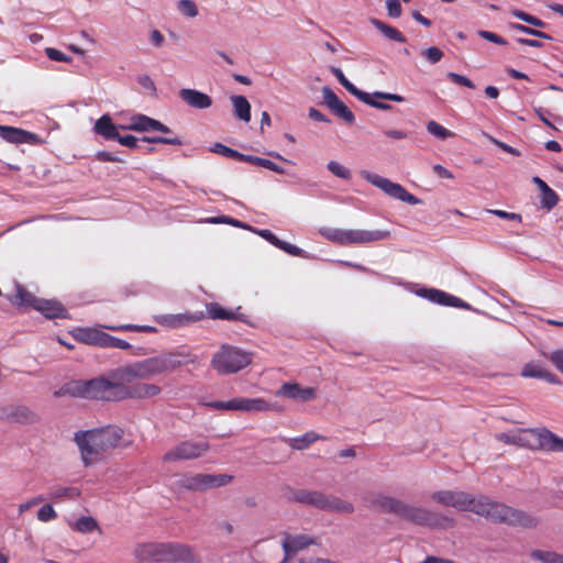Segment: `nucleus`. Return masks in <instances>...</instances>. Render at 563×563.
<instances>
[{
    "mask_svg": "<svg viewBox=\"0 0 563 563\" xmlns=\"http://www.w3.org/2000/svg\"><path fill=\"white\" fill-rule=\"evenodd\" d=\"M74 440L86 466L99 461L104 453L111 450L128 449L133 443L132 440L124 438V430L118 426L78 431L75 433Z\"/></svg>",
    "mask_w": 563,
    "mask_h": 563,
    "instance_id": "nucleus-4",
    "label": "nucleus"
},
{
    "mask_svg": "<svg viewBox=\"0 0 563 563\" xmlns=\"http://www.w3.org/2000/svg\"><path fill=\"white\" fill-rule=\"evenodd\" d=\"M129 129L134 131H162L167 132L168 129L159 121L154 120L144 114H136L131 118Z\"/></svg>",
    "mask_w": 563,
    "mask_h": 563,
    "instance_id": "nucleus-21",
    "label": "nucleus"
},
{
    "mask_svg": "<svg viewBox=\"0 0 563 563\" xmlns=\"http://www.w3.org/2000/svg\"><path fill=\"white\" fill-rule=\"evenodd\" d=\"M178 95L187 106L194 109H208L212 106L211 97L196 89H181Z\"/></svg>",
    "mask_w": 563,
    "mask_h": 563,
    "instance_id": "nucleus-19",
    "label": "nucleus"
},
{
    "mask_svg": "<svg viewBox=\"0 0 563 563\" xmlns=\"http://www.w3.org/2000/svg\"><path fill=\"white\" fill-rule=\"evenodd\" d=\"M0 136L12 144H38L41 143V137L32 133L30 131L14 128V126H8V125H1L0 124Z\"/></svg>",
    "mask_w": 563,
    "mask_h": 563,
    "instance_id": "nucleus-14",
    "label": "nucleus"
},
{
    "mask_svg": "<svg viewBox=\"0 0 563 563\" xmlns=\"http://www.w3.org/2000/svg\"><path fill=\"white\" fill-rule=\"evenodd\" d=\"M559 200L558 194L551 187L541 192V205L547 210L553 209L559 203Z\"/></svg>",
    "mask_w": 563,
    "mask_h": 563,
    "instance_id": "nucleus-41",
    "label": "nucleus"
},
{
    "mask_svg": "<svg viewBox=\"0 0 563 563\" xmlns=\"http://www.w3.org/2000/svg\"><path fill=\"white\" fill-rule=\"evenodd\" d=\"M313 543L314 540L307 534L291 536L289 533H285L282 542V547L285 552V561L289 556L295 555L298 551L303 550Z\"/></svg>",
    "mask_w": 563,
    "mask_h": 563,
    "instance_id": "nucleus-17",
    "label": "nucleus"
},
{
    "mask_svg": "<svg viewBox=\"0 0 563 563\" xmlns=\"http://www.w3.org/2000/svg\"><path fill=\"white\" fill-rule=\"evenodd\" d=\"M232 476L228 474H195L183 475L178 478V486L188 490H206L225 486L232 481Z\"/></svg>",
    "mask_w": 563,
    "mask_h": 563,
    "instance_id": "nucleus-9",
    "label": "nucleus"
},
{
    "mask_svg": "<svg viewBox=\"0 0 563 563\" xmlns=\"http://www.w3.org/2000/svg\"><path fill=\"white\" fill-rule=\"evenodd\" d=\"M95 131L106 140H115L119 137L118 128L113 124L111 118L107 114L97 120Z\"/></svg>",
    "mask_w": 563,
    "mask_h": 563,
    "instance_id": "nucleus-26",
    "label": "nucleus"
},
{
    "mask_svg": "<svg viewBox=\"0 0 563 563\" xmlns=\"http://www.w3.org/2000/svg\"><path fill=\"white\" fill-rule=\"evenodd\" d=\"M139 562H169L176 559V551L169 543H144L134 549Z\"/></svg>",
    "mask_w": 563,
    "mask_h": 563,
    "instance_id": "nucleus-10",
    "label": "nucleus"
},
{
    "mask_svg": "<svg viewBox=\"0 0 563 563\" xmlns=\"http://www.w3.org/2000/svg\"><path fill=\"white\" fill-rule=\"evenodd\" d=\"M210 449L205 439H189L178 442V460H195L203 456Z\"/></svg>",
    "mask_w": 563,
    "mask_h": 563,
    "instance_id": "nucleus-13",
    "label": "nucleus"
},
{
    "mask_svg": "<svg viewBox=\"0 0 563 563\" xmlns=\"http://www.w3.org/2000/svg\"><path fill=\"white\" fill-rule=\"evenodd\" d=\"M34 309L40 311L47 319L67 317V310L58 301L55 300L37 298Z\"/></svg>",
    "mask_w": 563,
    "mask_h": 563,
    "instance_id": "nucleus-20",
    "label": "nucleus"
},
{
    "mask_svg": "<svg viewBox=\"0 0 563 563\" xmlns=\"http://www.w3.org/2000/svg\"><path fill=\"white\" fill-rule=\"evenodd\" d=\"M478 36H481L482 38L487 40L492 43H495L497 45H506L507 44V41L503 36L498 35L494 32L482 30V31H478Z\"/></svg>",
    "mask_w": 563,
    "mask_h": 563,
    "instance_id": "nucleus-50",
    "label": "nucleus"
},
{
    "mask_svg": "<svg viewBox=\"0 0 563 563\" xmlns=\"http://www.w3.org/2000/svg\"><path fill=\"white\" fill-rule=\"evenodd\" d=\"M106 329L110 330H136V331H144V332H152L154 331V328L148 325H132V324H124V325H104Z\"/></svg>",
    "mask_w": 563,
    "mask_h": 563,
    "instance_id": "nucleus-55",
    "label": "nucleus"
},
{
    "mask_svg": "<svg viewBox=\"0 0 563 563\" xmlns=\"http://www.w3.org/2000/svg\"><path fill=\"white\" fill-rule=\"evenodd\" d=\"M71 335L78 342L101 349L129 350L131 347L125 340L112 336L99 328H76L71 331Z\"/></svg>",
    "mask_w": 563,
    "mask_h": 563,
    "instance_id": "nucleus-7",
    "label": "nucleus"
},
{
    "mask_svg": "<svg viewBox=\"0 0 563 563\" xmlns=\"http://www.w3.org/2000/svg\"><path fill=\"white\" fill-rule=\"evenodd\" d=\"M332 111L341 119H343L346 123L352 124L355 120L353 112L342 102L340 101Z\"/></svg>",
    "mask_w": 563,
    "mask_h": 563,
    "instance_id": "nucleus-44",
    "label": "nucleus"
},
{
    "mask_svg": "<svg viewBox=\"0 0 563 563\" xmlns=\"http://www.w3.org/2000/svg\"><path fill=\"white\" fill-rule=\"evenodd\" d=\"M57 518V512L52 505L46 504L37 511V519L42 522H48Z\"/></svg>",
    "mask_w": 563,
    "mask_h": 563,
    "instance_id": "nucleus-47",
    "label": "nucleus"
},
{
    "mask_svg": "<svg viewBox=\"0 0 563 563\" xmlns=\"http://www.w3.org/2000/svg\"><path fill=\"white\" fill-rule=\"evenodd\" d=\"M324 438L313 431L306 432L305 434L296 438H287L284 441L294 450L302 451L308 449L312 443Z\"/></svg>",
    "mask_w": 563,
    "mask_h": 563,
    "instance_id": "nucleus-25",
    "label": "nucleus"
},
{
    "mask_svg": "<svg viewBox=\"0 0 563 563\" xmlns=\"http://www.w3.org/2000/svg\"><path fill=\"white\" fill-rule=\"evenodd\" d=\"M309 117L314 121L330 122V120L324 114H322L319 110L314 108L309 109Z\"/></svg>",
    "mask_w": 563,
    "mask_h": 563,
    "instance_id": "nucleus-64",
    "label": "nucleus"
},
{
    "mask_svg": "<svg viewBox=\"0 0 563 563\" xmlns=\"http://www.w3.org/2000/svg\"><path fill=\"white\" fill-rule=\"evenodd\" d=\"M75 529L81 533H89L95 530H98L99 532H101V529H100L97 520L93 519L92 517H86V516L80 517L76 521Z\"/></svg>",
    "mask_w": 563,
    "mask_h": 563,
    "instance_id": "nucleus-37",
    "label": "nucleus"
},
{
    "mask_svg": "<svg viewBox=\"0 0 563 563\" xmlns=\"http://www.w3.org/2000/svg\"><path fill=\"white\" fill-rule=\"evenodd\" d=\"M97 158L100 162H121V159L117 157L114 154L106 151L98 152Z\"/></svg>",
    "mask_w": 563,
    "mask_h": 563,
    "instance_id": "nucleus-60",
    "label": "nucleus"
},
{
    "mask_svg": "<svg viewBox=\"0 0 563 563\" xmlns=\"http://www.w3.org/2000/svg\"><path fill=\"white\" fill-rule=\"evenodd\" d=\"M420 563H457L451 559H445V558H441V556H434V555H429L427 556L422 562Z\"/></svg>",
    "mask_w": 563,
    "mask_h": 563,
    "instance_id": "nucleus-63",
    "label": "nucleus"
},
{
    "mask_svg": "<svg viewBox=\"0 0 563 563\" xmlns=\"http://www.w3.org/2000/svg\"><path fill=\"white\" fill-rule=\"evenodd\" d=\"M373 505L384 514L394 515L400 520L431 530H448L456 525L455 519L444 512L416 506L384 494H378Z\"/></svg>",
    "mask_w": 563,
    "mask_h": 563,
    "instance_id": "nucleus-3",
    "label": "nucleus"
},
{
    "mask_svg": "<svg viewBox=\"0 0 563 563\" xmlns=\"http://www.w3.org/2000/svg\"><path fill=\"white\" fill-rule=\"evenodd\" d=\"M232 104L234 107V114L236 118L244 122L251 120V104L244 96H232Z\"/></svg>",
    "mask_w": 563,
    "mask_h": 563,
    "instance_id": "nucleus-29",
    "label": "nucleus"
},
{
    "mask_svg": "<svg viewBox=\"0 0 563 563\" xmlns=\"http://www.w3.org/2000/svg\"><path fill=\"white\" fill-rule=\"evenodd\" d=\"M432 168L437 176H439L440 178H453L452 173L442 165L437 164Z\"/></svg>",
    "mask_w": 563,
    "mask_h": 563,
    "instance_id": "nucleus-62",
    "label": "nucleus"
},
{
    "mask_svg": "<svg viewBox=\"0 0 563 563\" xmlns=\"http://www.w3.org/2000/svg\"><path fill=\"white\" fill-rule=\"evenodd\" d=\"M361 176L372 185L382 189L386 195L409 205L420 203V199L410 194L405 187L399 184L393 183L377 174L367 170H362Z\"/></svg>",
    "mask_w": 563,
    "mask_h": 563,
    "instance_id": "nucleus-8",
    "label": "nucleus"
},
{
    "mask_svg": "<svg viewBox=\"0 0 563 563\" xmlns=\"http://www.w3.org/2000/svg\"><path fill=\"white\" fill-rule=\"evenodd\" d=\"M373 97L395 102H402L405 100L402 96L389 92H375L373 96L365 92V97L358 98V100L380 110H389L391 108L390 104L376 101Z\"/></svg>",
    "mask_w": 563,
    "mask_h": 563,
    "instance_id": "nucleus-23",
    "label": "nucleus"
},
{
    "mask_svg": "<svg viewBox=\"0 0 563 563\" xmlns=\"http://www.w3.org/2000/svg\"><path fill=\"white\" fill-rule=\"evenodd\" d=\"M206 312L208 318L212 320L242 321L245 317L241 311V307H236L235 309H227L218 302L207 303Z\"/></svg>",
    "mask_w": 563,
    "mask_h": 563,
    "instance_id": "nucleus-16",
    "label": "nucleus"
},
{
    "mask_svg": "<svg viewBox=\"0 0 563 563\" xmlns=\"http://www.w3.org/2000/svg\"><path fill=\"white\" fill-rule=\"evenodd\" d=\"M121 145L123 146H126V147H130V148H139L141 147V144L140 143H153V142H158V143H167V144H175L176 143V140H173V139H166V137H143L142 140H137L135 136L133 135H124V136H121L119 134V137L115 139Z\"/></svg>",
    "mask_w": 563,
    "mask_h": 563,
    "instance_id": "nucleus-27",
    "label": "nucleus"
},
{
    "mask_svg": "<svg viewBox=\"0 0 563 563\" xmlns=\"http://www.w3.org/2000/svg\"><path fill=\"white\" fill-rule=\"evenodd\" d=\"M276 395L305 402L316 397V389L312 387H301L294 382H287L279 387Z\"/></svg>",
    "mask_w": 563,
    "mask_h": 563,
    "instance_id": "nucleus-15",
    "label": "nucleus"
},
{
    "mask_svg": "<svg viewBox=\"0 0 563 563\" xmlns=\"http://www.w3.org/2000/svg\"><path fill=\"white\" fill-rule=\"evenodd\" d=\"M328 169L339 178H342V179L351 178V172L346 167H344L343 165H341L340 163H338L335 161H330L328 163Z\"/></svg>",
    "mask_w": 563,
    "mask_h": 563,
    "instance_id": "nucleus-45",
    "label": "nucleus"
},
{
    "mask_svg": "<svg viewBox=\"0 0 563 563\" xmlns=\"http://www.w3.org/2000/svg\"><path fill=\"white\" fill-rule=\"evenodd\" d=\"M324 511L339 512V514H352L354 506L340 497L334 495H328L327 507Z\"/></svg>",
    "mask_w": 563,
    "mask_h": 563,
    "instance_id": "nucleus-30",
    "label": "nucleus"
},
{
    "mask_svg": "<svg viewBox=\"0 0 563 563\" xmlns=\"http://www.w3.org/2000/svg\"><path fill=\"white\" fill-rule=\"evenodd\" d=\"M139 84L150 92H155V85L154 81L148 76H140L137 79Z\"/></svg>",
    "mask_w": 563,
    "mask_h": 563,
    "instance_id": "nucleus-58",
    "label": "nucleus"
},
{
    "mask_svg": "<svg viewBox=\"0 0 563 563\" xmlns=\"http://www.w3.org/2000/svg\"><path fill=\"white\" fill-rule=\"evenodd\" d=\"M211 151L213 153L220 154L228 158H234V159L241 161V162H243L244 156H245V154H242L231 147H228L227 145H223L222 143H216Z\"/></svg>",
    "mask_w": 563,
    "mask_h": 563,
    "instance_id": "nucleus-39",
    "label": "nucleus"
},
{
    "mask_svg": "<svg viewBox=\"0 0 563 563\" xmlns=\"http://www.w3.org/2000/svg\"><path fill=\"white\" fill-rule=\"evenodd\" d=\"M496 439L505 444H512L532 450L538 449L551 452H563V439L547 428L501 432L496 434Z\"/></svg>",
    "mask_w": 563,
    "mask_h": 563,
    "instance_id": "nucleus-5",
    "label": "nucleus"
},
{
    "mask_svg": "<svg viewBox=\"0 0 563 563\" xmlns=\"http://www.w3.org/2000/svg\"><path fill=\"white\" fill-rule=\"evenodd\" d=\"M277 247L285 251L286 253H288L290 255H299L300 254L299 247H297L296 245L289 244L287 242H284L282 240Z\"/></svg>",
    "mask_w": 563,
    "mask_h": 563,
    "instance_id": "nucleus-59",
    "label": "nucleus"
},
{
    "mask_svg": "<svg viewBox=\"0 0 563 563\" xmlns=\"http://www.w3.org/2000/svg\"><path fill=\"white\" fill-rule=\"evenodd\" d=\"M235 410L246 412H261L268 410H279V407L266 401L263 398H234Z\"/></svg>",
    "mask_w": 563,
    "mask_h": 563,
    "instance_id": "nucleus-18",
    "label": "nucleus"
},
{
    "mask_svg": "<svg viewBox=\"0 0 563 563\" xmlns=\"http://www.w3.org/2000/svg\"><path fill=\"white\" fill-rule=\"evenodd\" d=\"M446 77L452 82H454L456 85L464 86V87L470 88V89H474L475 88L474 82L471 79H468L467 77L463 76V75L450 71V73L446 74Z\"/></svg>",
    "mask_w": 563,
    "mask_h": 563,
    "instance_id": "nucleus-48",
    "label": "nucleus"
},
{
    "mask_svg": "<svg viewBox=\"0 0 563 563\" xmlns=\"http://www.w3.org/2000/svg\"><path fill=\"white\" fill-rule=\"evenodd\" d=\"M427 130L430 134L441 140L453 136V133L450 130L445 129L435 121H429L427 124Z\"/></svg>",
    "mask_w": 563,
    "mask_h": 563,
    "instance_id": "nucleus-42",
    "label": "nucleus"
},
{
    "mask_svg": "<svg viewBox=\"0 0 563 563\" xmlns=\"http://www.w3.org/2000/svg\"><path fill=\"white\" fill-rule=\"evenodd\" d=\"M80 496V489L77 487H56L49 493V498L53 500L58 499H76Z\"/></svg>",
    "mask_w": 563,
    "mask_h": 563,
    "instance_id": "nucleus-36",
    "label": "nucleus"
},
{
    "mask_svg": "<svg viewBox=\"0 0 563 563\" xmlns=\"http://www.w3.org/2000/svg\"><path fill=\"white\" fill-rule=\"evenodd\" d=\"M322 97L324 103L332 110L341 100L333 92V90L329 87L322 88Z\"/></svg>",
    "mask_w": 563,
    "mask_h": 563,
    "instance_id": "nucleus-49",
    "label": "nucleus"
},
{
    "mask_svg": "<svg viewBox=\"0 0 563 563\" xmlns=\"http://www.w3.org/2000/svg\"><path fill=\"white\" fill-rule=\"evenodd\" d=\"M9 300L15 306L34 308L37 298L21 285H16L15 294L11 295Z\"/></svg>",
    "mask_w": 563,
    "mask_h": 563,
    "instance_id": "nucleus-28",
    "label": "nucleus"
},
{
    "mask_svg": "<svg viewBox=\"0 0 563 563\" xmlns=\"http://www.w3.org/2000/svg\"><path fill=\"white\" fill-rule=\"evenodd\" d=\"M288 499L324 511L327 507L328 495L319 490L292 489L288 496Z\"/></svg>",
    "mask_w": 563,
    "mask_h": 563,
    "instance_id": "nucleus-12",
    "label": "nucleus"
},
{
    "mask_svg": "<svg viewBox=\"0 0 563 563\" xmlns=\"http://www.w3.org/2000/svg\"><path fill=\"white\" fill-rule=\"evenodd\" d=\"M243 162H246V163L253 164L255 166H260V167L269 169V170L275 172L277 174H285V169L283 167H280L279 165L275 164L274 162H272V161H269L267 158H262V157H258V156H253V155H246L245 154Z\"/></svg>",
    "mask_w": 563,
    "mask_h": 563,
    "instance_id": "nucleus-34",
    "label": "nucleus"
},
{
    "mask_svg": "<svg viewBox=\"0 0 563 563\" xmlns=\"http://www.w3.org/2000/svg\"><path fill=\"white\" fill-rule=\"evenodd\" d=\"M422 296L431 300L432 302L442 305V306H451V307H462V299L449 295L439 289H423Z\"/></svg>",
    "mask_w": 563,
    "mask_h": 563,
    "instance_id": "nucleus-22",
    "label": "nucleus"
},
{
    "mask_svg": "<svg viewBox=\"0 0 563 563\" xmlns=\"http://www.w3.org/2000/svg\"><path fill=\"white\" fill-rule=\"evenodd\" d=\"M251 354H214L211 365L220 375L236 373L251 363Z\"/></svg>",
    "mask_w": 563,
    "mask_h": 563,
    "instance_id": "nucleus-11",
    "label": "nucleus"
},
{
    "mask_svg": "<svg viewBox=\"0 0 563 563\" xmlns=\"http://www.w3.org/2000/svg\"><path fill=\"white\" fill-rule=\"evenodd\" d=\"M521 375L523 377L544 379L551 384L559 383L554 374L550 373L541 364L534 362L526 364L521 371Z\"/></svg>",
    "mask_w": 563,
    "mask_h": 563,
    "instance_id": "nucleus-24",
    "label": "nucleus"
},
{
    "mask_svg": "<svg viewBox=\"0 0 563 563\" xmlns=\"http://www.w3.org/2000/svg\"><path fill=\"white\" fill-rule=\"evenodd\" d=\"M511 14L514 16H516L517 19L530 24V25H533V26H537V27H544L545 26V23L540 20L539 18L534 16V15H531L527 12H523L521 10H512L511 11Z\"/></svg>",
    "mask_w": 563,
    "mask_h": 563,
    "instance_id": "nucleus-43",
    "label": "nucleus"
},
{
    "mask_svg": "<svg viewBox=\"0 0 563 563\" xmlns=\"http://www.w3.org/2000/svg\"><path fill=\"white\" fill-rule=\"evenodd\" d=\"M430 497L438 505L452 507L457 511H471L495 523L533 529L540 522L539 518L530 512L492 500L484 495L475 497L463 490L441 489L433 492Z\"/></svg>",
    "mask_w": 563,
    "mask_h": 563,
    "instance_id": "nucleus-2",
    "label": "nucleus"
},
{
    "mask_svg": "<svg viewBox=\"0 0 563 563\" xmlns=\"http://www.w3.org/2000/svg\"><path fill=\"white\" fill-rule=\"evenodd\" d=\"M488 212H490L501 219H508V220H514V221H518V222H521V219H522L519 213L507 212L504 210H488Z\"/></svg>",
    "mask_w": 563,
    "mask_h": 563,
    "instance_id": "nucleus-56",
    "label": "nucleus"
},
{
    "mask_svg": "<svg viewBox=\"0 0 563 563\" xmlns=\"http://www.w3.org/2000/svg\"><path fill=\"white\" fill-rule=\"evenodd\" d=\"M372 24L383 33L385 37L388 40L399 42V43H406L407 38L405 35L398 31L396 27L390 26L386 24L385 22L378 20V19H372Z\"/></svg>",
    "mask_w": 563,
    "mask_h": 563,
    "instance_id": "nucleus-31",
    "label": "nucleus"
},
{
    "mask_svg": "<svg viewBox=\"0 0 563 563\" xmlns=\"http://www.w3.org/2000/svg\"><path fill=\"white\" fill-rule=\"evenodd\" d=\"M511 27L516 31H519V32H522V33H526V34H529V35H532V36H536L539 38L549 40V41L552 40V37L548 33L526 26L523 24H518V23L511 24Z\"/></svg>",
    "mask_w": 563,
    "mask_h": 563,
    "instance_id": "nucleus-46",
    "label": "nucleus"
},
{
    "mask_svg": "<svg viewBox=\"0 0 563 563\" xmlns=\"http://www.w3.org/2000/svg\"><path fill=\"white\" fill-rule=\"evenodd\" d=\"M331 73L335 76L339 82L354 97L362 98L365 97V91L356 88L343 74V71L338 67H331Z\"/></svg>",
    "mask_w": 563,
    "mask_h": 563,
    "instance_id": "nucleus-33",
    "label": "nucleus"
},
{
    "mask_svg": "<svg viewBox=\"0 0 563 563\" xmlns=\"http://www.w3.org/2000/svg\"><path fill=\"white\" fill-rule=\"evenodd\" d=\"M12 421L19 423H34L37 420V416L34 411L25 406H12Z\"/></svg>",
    "mask_w": 563,
    "mask_h": 563,
    "instance_id": "nucleus-32",
    "label": "nucleus"
},
{
    "mask_svg": "<svg viewBox=\"0 0 563 563\" xmlns=\"http://www.w3.org/2000/svg\"><path fill=\"white\" fill-rule=\"evenodd\" d=\"M328 240L338 243L342 246L347 245H362L368 244L372 242L380 241L387 239L389 236L388 231L382 230H361V229H351V230H341L333 229L327 230L322 233Z\"/></svg>",
    "mask_w": 563,
    "mask_h": 563,
    "instance_id": "nucleus-6",
    "label": "nucleus"
},
{
    "mask_svg": "<svg viewBox=\"0 0 563 563\" xmlns=\"http://www.w3.org/2000/svg\"><path fill=\"white\" fill-rule=\"evenodd\" d=\"M45 53L49 59L55 60V62L68 63L71 60V57L67 56L66 54H64L63 52H60L56 48L48 47L45 49Z\"/></svg>",
    "mask_w": 563,
    "mask_h": 563,
    "instance_id": "nucleus-52",
    "label": "nucleus"
},
{
    "mask_svg": "<svg viewBox=\"0 0 563 563\" xmlns=\"http://www.w3.org/2000/svg\"><path fill=\"white\" fill-rule=\"evenodd\" d=\"M263 239H265L267 242H269L271 244H273L274 246H278L279 243H280V240L269 230L267 229H264V230H260L257 232Z\"/></svg>",
    "mask_w": 563,
    "mask_h": 563,
    "instance_id": "nucleus-57",
    "label": "nucleus"
},
{
    "mask_svg": "<svg viewBox=\"0 0 563 563\" xmlns=\"http://www.w3.org/2000/svg\"><path fill=\"white\" fill-rule=\"evenodd\" d=\"M178 563H200V559L191 547L178 544Z\"/></svg>",
    "mask_w": 563,
    "mask_h": 563,
    "instance_id": "nucleus-38",
    "label": "nucleus"
},
{
    "mask_svg": "<svg viewBox=\"0 0 563 563\" xmlns=\"http://www.w3.org/2000/svg\"><path fill=\"white\" fill-rule=\"evenodd\" d=\"M423 56L432 64H435L441 60V58L443 57V53L440 48L435 47V46H432V47H429L427 48L424 52H423Z\"/></svg>",
    "mask_w": 563,
    "mask_h": 563,
    "instance_id": "nucleus-53",
    "label": "nucleus"
},
{
    "mask_svg": "<svg viewBox=\"0 0 563 563\" xmlns=\"http://www.w3.org/2000/svg\"><path fill=\"white\" fill-rule=\"evenodd\" d=\"M163 368V362L157 357H153L118 367L110 371L107 375L96 378L70 382L56 390L54 396L69 395L71 397L102 401L151 398L161 393V387L140 380L161 373Z\"/></svg>",
    "mask_w": 563,
    "mask_h": 563,
    "instance_id": "nucleus-1",
    "label": "nucleus"
},
{
    "mask_svg": "<svg viewBox=\"0 0 563 563\" xmlns=\"http://www.w3.org/2000/svg\"><path fill=\"white\" fill-rule=\"evenodd\" d=\"M386 8L390 18H399L402 9L399 0H386Z\"/></svg>",
    "mask_w": 563,
    "mask_h": 563,
    "instance_id": "nucleus-54",
    "label": "nucleus"
},
{
    "mask_svg": "<svg viewBox=\"0 0 563 563\" xmlns=\"http://www.w3.org/2000/svg\"><path fill=\"white\" fill-rule=\"evenodd\" d=\"M205 405L216 410H235L234 398L228 401H209Z\"/></svg>",
    "mask_w": 563,
    "mask_h": 563,
    "instance_id": "nucleus-51",
    "label": "nucleus"
},
{
    "mask_svg": "<svg viewBox=\"0 0 563 563\" xmlns=\"http://www.w3.org/2000/svg\"><path fill=\"white\" fill-rule=\"evenodd\" d=\"M178 11L185 18H196L199 14L198 7L192 0H179L178 1Z\"/></svg>",
    "mask_w": 563,
    "mask_h": 563,
    "instance_id": "nucleus-40",
    "label": "nucleus"
},
{
    "mask_svg": "<svg viewBox=\"0 0 563 563\" xmlns=\"http://www.w3.org/2000/svg\"><path fill=\"white\" fill-rule=\"evenodd\" d=\"M44 498L42 496H37V497H34L32 498L31 500L24 503V504H21L19 506V512L22 514L26 510H29L31 507L35 506L36 504L43 501Z\"/></svg>",
    "mask_w": 563,
    "mask_h": 563,
    "instance_id": "nucleus-61",
    "label": "nucleus"
},
{
    "mask_svg": "<svg viewBox=\"0 0 563 563\" xmlns=\"http://www.w3.org/2000/svg\"><path fill=\"white\" fill-rule=\"evenodd\" d=\"M531 559L542 563H563V554L554 551L533 550L530 553Z\"/></svg>",
    "mask_w": 563,
    "mask_h": 563,
    "instance_id": "nucleus-35",
    "label": "nucleus"
}]
</instances>
